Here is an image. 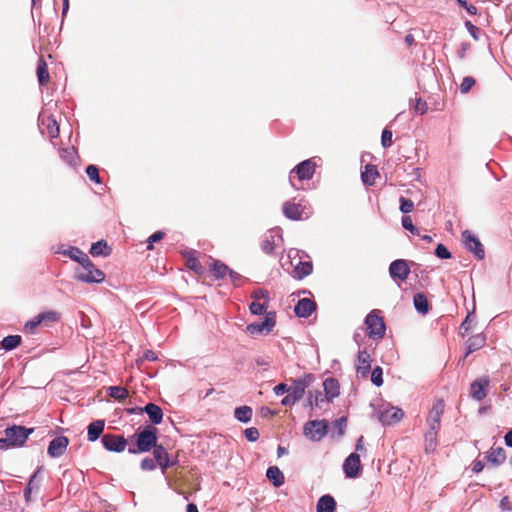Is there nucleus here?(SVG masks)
<instances>
[{"instance_id": "nucleus-1", "label": "nucleus", "mask_w": 512, "mask_h": 512, "mask_svg": "<svg viewBox=\"0 0 512 512\" xmlns=\"http://www.w3.org/2000/svg\"><path fill=\"white\" fill-rule=\"evenodd\" d=\"M135 438V446H130L128 452L130 454H139L149 452L151 449L157 447V429L153 426H147L142 431L136 432L133 436Z\"/></svg>"}, {"instance_id": "nucleus-2", "label": "nucleus", "mask_w": 512, "mask_h": 512, "mask_svg": "<svg viewBox=\"0 0 512 512\" xmlns=\"http://www.w3.org/2000/svg\"><path fill=\"white\" fill-rule=\"evenodd\" d=\"M4 433L5 437L0 438V450L22 446L32 433V429L20 425H13L6 428Z\"/></svg>"}, {"instance_id": "nucleus-3", "label": "nucleus", "mask_w": 512, "mask_h": 512, "mask_svg": "<svg viewBox=\"0 0 512 512\" xmlns=\"http://www.w3.org/2000/svg\"><path fill=\"white\" fill-rule=\"evenodd\" d=\"M75 278L83 283H101L105 279V274L96 268L90 258L87 257L86 260L80 263V267L75 270Z\"/></svg>"}, {"instance_id": "nucleus-4", "label": "nucleus", "mask_w": 512, "mask_h": 512, "mask_svg": "<svg viewBox=\"0 0 512 512\" xmlns=\"http://www.w3.org/2000/svg\"><path fill=\"white\" fill-rule=\"evenodd\" d=\"M367 334L370 338L381 339L385 335V323L383 317L376 310L371 311L365 318Z\"/></svg>"}, {"instance_id": "nucleus-5", "label": "nucleus", "mask_w": 512, "mask_h": 512, "mask_svg": "<svg viewBox=\"0 0 512 512\" xmlns=\"http://www.w3.org/2000/svg\"><path fill=\"white\" fill-rule=\"evenodd\" d=\"M37 124L38 129L43 136H47L50 139L58 137L59 125L56 119L47 111L40 112Z\"/></svg>"}, {"instance_id": "nucleus-6", "label": "nucleus", "mask_w": 512, "mask_h": 512, "mask_svg": "<svg viewBox=\"0 0 512 512\" xmlns=\"http://www.w3.org/2000/svg\"><path fill=\"white\" fill-rule=\"evenodd\" d=\"M37 124L38 129L43 136H47L50 139L58 137L59 125L56 119L47 111L40 112Z\"/></svg>"}, {"instance_id": "nucleus-7", "label": "nucleus", "mask_w": 512, "mask_h": 512, "mask_svg": "<svg viewBox=\"0 0 512 512\" xmlns=\"http://www.w3.org/2000/svg\"><path fill=\"white\" fill-rule=\"evenodd\" d=\"M299 253L300 251L297 249H290L288 251V258L291 266L294 267V277L303 279L312 273L313 266L310 261H302Z\"/></svg>"}, {"instance_id": "nucleus-8", "label": "nucleus", "mask_w": 512, "mask_h": 512, "mask_svg": "<svg viewBox=\"0 0 512 512\" xmlns=\"http://www.w3.org/2000/svg\"><path fill=\"white\" fill-rule=\"evenodd\" d=\"M404 412L402 409L390 406L388 404L382 405L377 411V418L384 426L394 425L402 420Z\"/></svg>"}, {"instance_id": "nucleus-9", "label": "nucleus", "mask_w": 512, "mask_h": 512, "mask_svg": "<svg viewBox=\"0 0 512 512\" xmlns=\"http://www.w3.org/2000/svg\"><path fill=\"white\" fill-rule=\"evenodd\" d=\"M328 431V422L326 420L308 421L303 428L304 435L312 441H320Z\"/></svg>"}, {"instance_id": "nucleus-10", "label": "nucleus", "mask_w": 512, "mask_h": 512, "mask_svg": "<svg viewBox=\"0 0 512 512\" xmlns=\"http://www.w3.org/2000/svg\"><path fill=\"white\" fill-rule=\"evenodd\" d=\"M276 325V313L267 312L263 321L247 325L246 329L251 335H268Z\"/></svg>"}, {"instance_id": "nucleus-11", "label": "nucleus", "mask_w": 512, "mask_h": 512, "mask_svg": "<svg viewBox=\"0 0 512 512\" xmlns=\"http://www.w3.org/2000/svg\"><path fill=\"white\" fill-rule=\"evenodd\" d=\"M462 240L466 250L473 253L478 260H483L485 257V251L479 238L469 230L462 232Z\"/></svg>"}, {"instance_id": "nucleus-12", "label": "nucleus", "mask_w": 512, "mask_h": 512, "mask_svg": "<svg viewBox=\"0 0 512 512\" xmlns=\"http://www.w3.org/2000/svg\"><path fill=\"white\" fill-rule=\"evenodd\" d=\"M283 242L282 230L280 228H273L264 234L261 240V250L265 254H272L274 249Z\"/></svg>"}, {"instance_id": "nucleus-13", "label": "nucleus", "mask_w": 512, "mask_h": 512, "mask_svg": "<svg viewBox=\"0 0 512 512\" xmlns=\"http://www.w3.org/2000/svg\"><path fill=\"white\" fill-rule=\"evenodd\" d=\"M315 168L316 165L311 159H307L299 163L290 172L289 181L291 185L297 188L293 182V173L297 174V177L299 178L300 181L310 180L314 175Z\"/></svg>"}, {"instance_id": "nucleus-14", "label": "nucleus", "mask_w": 512, "mask_h": 512, "mask_svg": "<svg viewBox=\"0 0 512 512\" xmlns=\"http://www.w3.org/2000/svg\"><path fill=\"white\" fill-rule=\"evenodd\" d=\"M61 319V313L56 310H47L34 316V334L38 327L50 328Z\"/></svg>"}, {"instance_id": "nucleus-15", "label": "nucleus", "mask_w": 512, "mask_h": 512, "mask_svg": "<svg viewBox=\"0 0 512 512\" xmlns=\"http://www.w3.org/2000/svg\"><path fill=\"white\" fill-rule=\"evenodd\" d=\"M101 442L104 448L111 452H123L127 446V440L122 435L104 434Z\"/></svg>"}, {"instance_id": "nucleus-16", "label": "nucleus", "mask_w": 512, "mask_h": 512, "mask_svg": "<svg viewBox=\"0 0 512 512\" xmlns=\"http://www.w3.org/2000/svg\"><path fill=\"white\" fill-rule=\"evenodd\" d=\"M306 209V205L291 201H288L283 205L284 215L291 220H301L302 218H307L310 212H307Z\"/></svg>"}, {"instance_id": "nucleus-17", "label": "nucleus", "mask_w": 512, "mask_h": 512, "mask_svg": "<svg viewBox=\"0 0 512 512\" xmlns=\"http://www.w3.org/2000/svg\"><path fill=\"white\" fill-rule=\"evenodd\" d=\"M445 404L443 400L438 399L433 404L427 418L428 429L439 431L440 421L444 412Z\"/></svg>"}, {"instance_id": "nucleus-18", "label": "nucleus", "mask_w": 512, "mask_h": 512, "mask_svg": "<svg viewBox=\"0 0 512 512\" xmlns=\"http://www.w3.org/2000/svg\"><path fill=\"white\" fill-rule=\"evenodd\" d=\"M389 273L393 279L406 280L410 274L407 261L403 259L394 260L389 266Z\"/></svg>"}, {"instance_id": "nucleus-19", "label": "nucleus", "mask_w": 512, "mask_h": 512, "mask_svg": "<svg viewBox=\"0 0 512 512\" xmlns=\"http://www.w3.org/2000/svg\"><path fill=\"white\" fill-rule=\"evenodd\" d=\"M371 356L366 349L360 350L357 355L355 368L361 377H367L371 370Z\"/></svg>"}, {"instance_id": "nucleus-20", "label": "nucleus", "mask_w": 512, "mask_h": 512, "mask_svg": "<svg viewBox=\"0 0 512 512\" xmlns=\"http://www.w3.org/2000/svg\"><path fill=\"white\" fill-rule=\"evenodd\" d=\"M361 468L360 457L357 453H351L343 463V471L347 478H356Z\"/></svg>"}, {"instance_id": "nucleus-21", "label": "nucleus", "mask_w": 512, "mask_h": 512, "mask_svg": "<svg viewBox=\"0 0 512 512\" xmlns=\"http://www.w3.org/2000/svg\"><path fill=\"white\" fill-rule=\"evenodd\" d=\"M69 444V440L65 436H58L52 439L48 446V454L52 458H58L64 454Z\"/></svg>"}, {"instance_id": "nucleus-22", "label": "nucleus", "mask_w": 512, "mask_h": 512, "mask_svg": "<svg viewBox=\"0 0 512 512\" xmlns=\"http://www.w3.org/2000/svg\"><path fill=\"white\" fill-rule=\"evenodd\" d=\"M312 380V375L308 374L304 378H298L293 380L291 386H288L289 394L294 396L297 400L302 399L305 394V390Z\"/></svg>"}, {"instance_id": "nucleus-23", "label": "nucleus", "mask_w": 512, "mask_h": 512, "mask_svg": "<svg viewBox=\"0 0 512 512\" xmlns=\"http://www.w3.org/2000/svg\"><path fill=\"white\" fill-rule=\"evenodd\" d=\"M55 253L67 256L73 261L78 262L79 264L82 263V261L86 260L88 257L86 253H84L82 250L74 246L60 245L55 250Z\"/></svg>"}, {"instance_id": "nucleus-24", "label": "nucleus", "mask_w": 512, "mask_h": 512, "mask_svg": "<svg viewBox=\"0 0 512 512\" xmlns=\"http://www.w3.org/2000/svg\"><path fill=\"white\" fill-rule=\"evenodd\" d=\"M489 386V379L482 377L474 382L470 386V394L473 399L481 401L486 397V389Z\"/></svg>"}, {"instance_id": "nucleus-25", "label": "nucleus", "mask_w": 512, "mask_h": 512, "mask_svg": "<svg viewBox=\"0 0 512 512\" xmlns=\"http://www.w3.org/2000/svg\"><path fill=\"white\" fill-rule=\"evenodd\" d=\"M316 309V303L310 298H302L294 307V313L300 318L309 317Z\"/></svg>"}, {"instance_id": "nucleus-26", "label": "nucleus", "mask_w": 512, "mask_h": 512, "mask_svg": "<svg viewBox=\"0 0 512 512\" xmlns=\"http://www.w3.org/2000/svg\"><path fill=\"white\" fill-rule=\"evenodd\" d=\"M154 461L157 463L162 472L164 473L168 468L173 467L174 463H171L167 450L162 446L158 445L153 450Z\"/></svg>"}, {"instance_id": "nucleus-27", "label": "nucleus", "mask_w": 512, "mask_h": 512, "mask_svg": "<svg viewBox=\"0 0 512 512\" xmlns=\"http://www.w3.org/2000/svg\"><path fill=\"white\" fill-rule=\"evenodd\" d=\"M486 343V336L483 333H479L471 336L467 340L466 345V353L464 358H466L469 354L481 349Z\"/></svg>"}, {"instance_id": "nucleus-28", "label": "nucleus", "mask_w": 512, "mask_h": 512, "mask_svg": "<svg viewBox=\"0 0 512 512\" xmlns=\"http://www.w3.org/2000/svg\"><path fill=\"white\" fill-rule=\"evenodd\" d=\"M105 426L104 420H95L87 427V439L90 442L96 441L103 433Z\"/></svg>"}, {"instance_id": "nucleus-29", "label": "nucleus", "mask_w": 512, "mask_h": 512, "mask_svg": "<svg viewBox=\"0 0 512 512\" xmlns=\"http://www.w3.org/2000/svg\"><path fill=\"white\" fill-rule=\"evenodd\" d=\"M36 76L41 86L47 84L50 80L48 65L43 56H40L37 62Z\"/></svg>"}, {"instance_id": "nucleus-30", "label": "nucleus", "mask_w": 512, "mask_h": 512, "mask_svg": "<svg viewBox=\"0 0 512 512\" xmlns=\"http://www.w3.org/2000/svg\"><path fill=\"white\" fill-rule=\"evenodd\" d=\"M143 410L148 415L150 421L153 424L157 425L162 422L163 411L158 405L154 403H148Z\"/></svg>"}, {"instance_id": "nucleus-31", "label": "nucleus", "mask_w": 512, "mask_h": 512, "mask_svg": "<svg viewBox=\"0 0 512 512\" xmlns=\"http://www.w3.org/2000/svg\"><path fill=\"white\" fill-rule=\"evenodd\" d=\"M323 388L327 402H331L333 398L339 395V383L334 378H327L323 382Z\"/></svg>"}, {"instance_id": "nucleus-32", "label": "nucleus", "mask_w": 512, "mask_h": 512, "mask_svg": "<svg viewBox=\"0 0 512 512\" xmlns=\"http://www.w3.org/2000/svg\"><path fill=\"white\" fill-rule=\"evenodd\" d=\"M335 509H336V502L331 495L326 494L319 498L317 505H316L317 512H334Z\"/></svg>"}, {"instance_id": "nucleus-33", "label": "nucleus", "mask_w": 512, "mask_h": 512, "mask_svg": "<svg viewBox=\"0 0 512 512\" xmlns=\"http://www.w3.org/2000/svg\"><path fill=\"white\" fill-rule=\"evenodd\" d=\"M487 461L494 465L499 466L506 460V453L502 447L491 448L486 456Z\"/></svg>"}, {"instance_id": "nucleus-34", "label": "nucleus", "mask_w": 512, "mask_h": 512, "mask_svg": "<svg viewBox=\"0 0 512 512\" xmlns=\"http://www.w3.org/2000/svg\"><path fill=\"white\" fill-rule=\"evenodd\" d=\"M266 477L275 487H280L285 482L284 474L277 466H270L266 471Z\"/></svg>"}, {"instance_id": "nucleus-35", "label": "nucleus", "mask_w": 512, "mask_h": 512, "mask_svg": "<svg viewBox=\"0 0 512 512\" xmlns=\"http://www.w3.org/2000/svg\"><path fill=\"white\" fill-rule=\"evenodd\" d=\"M110 253L111 249L104 240L93 243L90 249V254L94 257L108 256Z\"/></svg>"}, {"instance_id": "nucleus-36", "label": "nucleus", "mask_w": 512, "mask_h": 512, "mask_svg": "<svg viewBox=\"0 0 512 512\" xmlns=\"http://www.w3.org/2000/svg\"><path fill=\"white\" fill-rule=\"evenodd\" d=\"M413 303L416 311L422 315H425L429 311V304L426 296L423 293H417L414 295Z\"/></svg>"}, {"instance_id": "nucleus-37", "label": "nucleus", "mask_w": 512, "mask_h": 512, "mask_svg": "<svg viewBox=\"0 0 512 512\" xmlns=\"http://www.w3.org/2000/svg\"><path fill=\"white\" fill-rule=\"evenodd\" d=\"M379 175L376 166L368 164L365 170L361 173V178L364 184L373 185L376 177Z\"/></svg>"}, {"instance_id": "nucleus-38", "label": "nucleus", "mask_w": 512, "mask_h": 512, "mask_svg": "<svg viewBox=\"0 0 512 512\" xmlns=\"http://www.w3.org/2000/svg\"><path fill=\"white\" fill-rule=\"evenodd\" d=\"M252 408L249 406L237 407L234 411V417L242 423H248L252 418Z\"/></svg>"}, {"instance_id": "nucleus-39", "label": "nucleus", "mask_w": 512, "mask_h": 512, "mask_svg": "<svg viewBox=\"0 0 512 512\" xmlns=\"http://www.w3.org/2000/svg\"><path fill=\"white\" fill-rule=\"evenodd\" d=\"M60 157L71 166H75L78 161L77 151L74 147L61 149Z\"/></svg>"}, {"instance_id": "nucleus-40", "label": "nucleus", "mask_w": 512, "mask_h": 512, "mask_svg": "<svg viewBox=\"0 0 512 512\" xmlns=\"http://www.w3.org/2000/svg\"><path fill=\"white\" fill-rule=\"evenodd\" d=\"M438 431L428 429L425 433V450L426 452H433L437 446Z\"/></svg>"}, {"instance_id": "nucleus-41", "label": "nucleus", "mask_w": 512, "mask_h": 512, "mask_svg": "<svg viewBox=\"0 0 512 512\" xmlns=\"http://www.w3.org/2000/svg\"><path fill=\"white\" fill-rule=\"evenodd\" d=\"M107 393L116 400H124L128 396V390L122 386H110L107 389Z\"/></svg>"}, {"instance_id": "nucleus-42", "label": "nucleus", "mask_w": 512, "mask_h": 512, "mask_svg": "<svg viewBox=\"0 0 512 512\" xmlns=\"http://www.w3.org/2000/svg\"><path fill=\"white\" fill-rule=\"evenodd\" d=\"M21 343V337L19 335H10L3 338L1 345L5 350H12Z\"/></svg>"}, {"instance_id": "nucleus-43", "label": "nucleus", "mask_w": 512, "mask_h": 512, "mask_svg": "<svg viewBox=\"0 0 512 512\" xmlns=\"http://www.w3.org/2000/svg\"><path fill=\"white\" fill-rule=\"evenodd\" d=\"M327 401V398L318 390L309 391L308 393V404L313 407H320L321 403Z\"/></svg>"}, {"instance_id": "nucleus-44", "label": "nucleus", "mask_w": 512, "mask_h": 512, "mask_svg": "<svg viewBox=\"0 0 512 512\" xmlns=\"http://www.w3.org/2000/svg\"><path fill=\"white\" fill-rule=\"evenodd\" d=\"M230 269L228 268V266H226L224 263L220 262V261H215L213 263V266H212V273L213 275L220 279V278H224V276L229 273Z\"/></svg>"}, {"instance_id": "nucleus-45", "label": "nucleus", "mask_w": 512, "mask_h": 512, "mask_svg": "<svg viewBox=\"0 0 512 512\" xmlns=\"http://www.w3.org/2000/svg\"><path fill=\"white\" fill-rule=\"evenodd\" d=\"M268 303L265 302H259V301H253L250 306L249 310L253 315H262L267 313Z\"/></svg>"}, {"instance_id": "nucleus-46", "label": "nucleus", "mask_w": 512, "mask_h": 512, "mask_svg": "<svg viewBox=\"0 0 512 512\" xmlns=\"http://www.w3.org/2000/svg\"><path fill=\"white\" fill-rule=\"evenodd\" d=\"M251 298L253 301H261L265 303H269L270 297L269 292L266 289H256L251 293Z\"/></svg>"}, {"instance_id": "nucleus-47", "label": "nucleus", "mask_w": 512, "mask_h": 512, "mask_svg": "<svg viewBox=\"0 0 512 512\" xmlns=\"http://www.w3.org/2000/svg\"><path fill=\"white\" fill-rule=\"evenodd\" d=\"M382 375H383V371H382V368L380 366H376L372 370V372H371V381H372V383L375 386H377V387L382 386V384H383Z\"/></svg>"}, {"instance_id": "nucleus-48", "label": "nucleus", "mask_w": 512, "mask_h": 512, "mask_svg": "<svg viewBox=\"0 0 512 512\" xmlns=\"http://www.w3.org/2000/svg\"><path fill=\"white\" fill-rule=\"evenodd\" d=\"M399 201H400V211L402 213L408 214L413 211L414 203L412 200L405 198V197H400Z\"/></svg>"}, {"instance_id": "nucleus-49", "label": "nucleus", "mask_w": 512, "mask_h": 512, "mask_svg": "<svg viewBox=\"0 0 512 512\" xmlns=\"http://www.w3.org/2000/svg\"><path fill=\"white\" fill-rule=\"evenodd\" d=\"M86 174L88 176V178L95 182V183H100V177H99V170H98V167L95 166V165H88L87 168H86Z\"/></svg>"}, {"instance_id": "nucleus-50", "label": "nucleus", "mask_w": 512, "mask_h": 512, "mask_svg": "<svg viewBox=\"0 0 512 512\" xmlns=\"http://www.w3.org/2000/svg\"><path fill=\"white\" fill-rule=\"evenodd\" d=\"M435 255L440 259H450L452 257L450 251L443 244H438L435 249Z\"/></svg>"}, {"instance_id": "nucleus-51", "label": "nucleus", "mask_w": 512, "mask_h": 512, "mask_svg": "<svg viewBox=\"0 0 512 512\" xmlns=\"http://www.w3.org/2000/svg\"><path fill=\"white\" fill-rule=\"evenodd\" d=\"M474 84H475V79L470 76H467L463 79V81L460 85V91L462 93H468L472 89Z\"/></svg>"}, {"instance_id": "nucleus-52", "label": "nucleus", "mask_w": 512, "mask_h": 512, "mask_svg": "<svg viewBox=\"0 0 512 512\" xmlns=\"http://www.w3.org/2000/svg\"><path fill=\"white\" fill-rule=\"evenodd\" d=\"M402 226L404 229L410 231L412 234L418 233L417 228L413 225L412 219L410 216H403L401 220Z\"/></svg>"}, {"instance_id": "nucleus-53", "label": "nucleus", "mask_w": 512, "mask_h": 512, "mask_svg": "<svg viewBox=\"0 0 512 512\" xmlns=\"http://www.w3.org/2000/svg\"><path fill=\"white\" fill-rule=\"evenodd\" d=\"M381 144L384 148H388L392 145V132L387 128L382 132Z\"/></svg>"}, {"instance_id": "nucleus-54", "label": "nucleus", "mask_w": 512, "mask_h": 512, "mask_svg": "<svg viewBox=\"0 0 512 512\" xmlns=\"http://www.w3.org/2000/svg\"><path fill=\"white\" fill-rule=\"evenodd\" d=\"M140 467L144 471H153L156 468V463L154 459L146 457L142 459Z\"/></svg>"}, {"instance_id": "nucleus-55", "label": "nucleus", "mask_w": 512, "mask_h": 512, "mask_svg": "<svg viewBox=\"0 0 512 512\" xmlns=\"http://www.w3.org/2000/svg\"><path fill=\"white\" fill-rule=\"evenodd\" d=\"M245 437L250 442H255L259 439V431L255 427H250L245 430Z\"/></svg>"}, {"instance_id": "nucleus-56", "label": "nucleus", "mask_w": 512, "mask_h": 512, "mask_svg": "<svg viewBox=\"0 0 512 512\" xmlns=\"http://www.w3.org/2000/svg\"><path fill=\"white\" fill-rule=\"evenodd\" d=\"M163 237H164V233H163V232H161V231H157V232L153 233V234L148 238V246H147V249H148V250H151V249L153 248V243L160 241Z\"/></svg>"}, {"instance_id": "nucleus-57", "label": "nucleus", "mask_w": 512, "mask_h": 512, "mask_svg": "<svg viewBox=\"0 0 512 512\" xmlns=\"http://www.w3.org/2000/svg\"><path fill=\"white\" fill-rule=\"evenodd\" d=\"M413 108L417 113L423 115L427 111L428 107H427V103L424 100H422L421 98H418V99H416V102H415V105Z\"/></svg>"}, {"instance_id": "nucleus-58", "label": "nucleus", "mask_w": 512, "mask_h": 512, "mask_svg": "<svg viewBox=\"0 0 512 512\" xmlns=\"http://www.w3.org/2000/svg\"><path fill=\"white\" fill-rule=\"evenodd\" d=\"M458 2L459 5H461L463 8H465V10L471 14V15H475L477 14V7L472 5V4H468V0H456Z\"/></svg>"}, {"instance_id": "nucleus-59", "label": "nucleus", "mask_w": 512, "mask_h": 512, "mask_svg": "<svg viewBox=\"0 0 512 512\" xmlns=\"http://www.w3.org/2000/svg\"><path fill=\"white\" fill-rule=\"evenodd\" d=\"M288 385L285 383H279L273 388V392L276 396H282L285 393H289Z\"/></svg>"}, {"instance_id": "nucleus-60", "label": "nucleus", "mask_w": 512, "mask_h": 512, "mask_svg": "<svg viewBox=\"0 0 512 512\" xmlns=\"http://www.w3.org/2000/svg\"><path fill=\"white\" fill-rule=\"evenodd\" d=\"M499 507L502 512H512V507H511L510 500H509L508 496H504L500 500Z\"/></svg>"}, {"instance_id": "nucleus-61", "label": "nucleus", "mask_w": 512, "mask_h": 512, "mask_svg": "<svg viewBox=\"0 0 512 512\" xmlns=\"http://www.w3.org/2000/svg\"><path fill=\"white\" fill-rule=\"evenodd\" d=\"M299 400H297L294 396H292L291 394H287L281 401V404L283 406H292L294 405L296 402H298Z\"/></svg>"}, {"instance_id": "nucleus-62", "label": "nucleus", "mask_w": 512, "mask_h": 512, "mask_svg": "<svg viewBox=\"0 0 512 512\" xmlns=\"http://www.w3.org/2000/svg\"><path fill=\"white\" fill-rule=\"evenodd\" d=\"M466 26H467V29H468L470 35L475 40H478V31H479V29L475 25H473L471 22H469V21L466 22Z\"/></svg>"}, {"instance_id": "nucleus-63", "label": "nucleus", "mask_w": 512, "mask_h": 512, "mask_svg": "<svg viewBox=\"0 0 512 512\" xmlns=\"http://www.w3.org/2000/svg\"><path fill=\"white\" fill-rule=\"evenodd\" d=\"M144 360H148V361H155L157 360V354L152 351V350H147L144 352L143 354V357H142Z\"/></svg>"}, {"instance_id": "nucleus-64", "label": "nucleus", "mask_w": 512, "mask_h": 512, "mask_svg": "<svg viewBox=\"0 0 512 512\" xmlns=\"http://www.w3.org/2000/svg\"><path fill=\"white\" fill-rule=\"evenodd\" d=\"M506 446L512 447V429H510L504 436Z\"/></svg>"}]
</instances>
